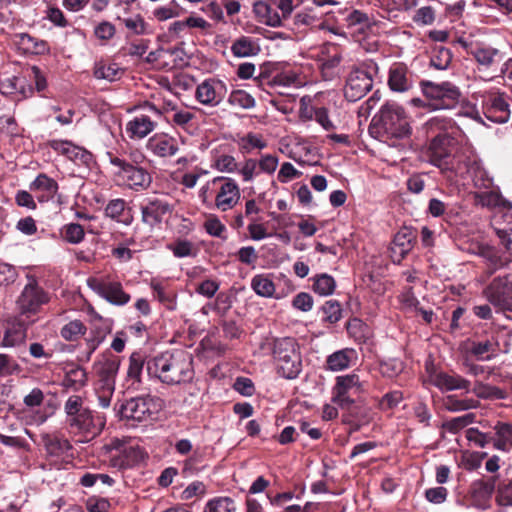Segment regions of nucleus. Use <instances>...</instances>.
Listing matches in <instances>:
<instances>
[{"instance_id": "nucleus-28", "label": "nucleus", "mask_w": 512, "mask_h": 512, "mask_svg": "<svg viewBox=\"0 0 512 512\" xmlns=\"http://www.w3.org/2000/svg\"><path fill=\"white\" fill-rule=\"evenodd\" d=\"M478 254L481 256L487 264V274L491 276L497 270L507 266L510 263V259L500 253V251L490 245H480L478 247Z\"/></svg>"}, {"instance_id": "nucleus-45", "label": "nucleus", "mask_w": 512, "mask_h": 512, "mask_svg": "<svg viewBox=\"0 0 512 512\" xmlns=\"http://www.w3.org/2000/svg\"><path fill=\"white\" fill-rule=\"evenodd\" d=\"M452 57L450 49L442 45H436L431 49L430 64L438 70H445L451 64Z\"/></svg>"}, {"instance_id": "nucleus-40", "label": "nucleus", "mask_w": 512, "mask_h": 512, "mask_svg": "<svg viewBox=\"0 0 512 512\" xmlns=\"http://www.w3.org/2000/svg\"><path fill=\"white\" fill-rule=\"evenodd\" d=\"M124 74V69L114 62L99 61L95 63L93 75L96 79H104L110 82L119 80Z\"/></svg>"}, {"instance_id": "nucleus-3", "label": "nucleus", "mask_w": 512, "mask_h": 512, "mask_svg": "<svg viewBox=\"0 0 512 512\" xmlns=\"http://www.w3.org/2000/svg\"><path fill=\"white\" fill-rule=\"evenodd\" d=\"M368 131L375 139L393 141L409 138L412 129L405 110L396 103H386L373 117Z\"/></svg>"}, {"instance_id": "nucleus-2", "label": "nucleus", "mask_w": 512, "mask_h": 512, "mask_svg": "<svg viewBox=\"0 0 512 512\" xmlns=\"http://www.w3.org/2000/svg\"><path fill=\"white\" fill-rule=\"evenodd\" d=\"M147 372L167 385L189 383L194 378L193 357L183 349L167 350L147 362Z\"/></svg>"}, {"instance_id": "nucleus-12", "label": "nucleus", "mask_w": 512, "mask_h": 512, "mask_svg": "<svg viewBox=\"0 0 512 512\" xmlns=\"http://www.w3.org/2000/svg\"><path fill=\"white\" fill-rule=\"evenodd\" d=\"M363 390L357 374L338 376L332 390V401L341 408H350L354 404V396Z\"/></svg>"}, {"instance_id": "nucleus-1", "label": "nucleus", "mask_w": 512, "mask_h": 512, "mask_svg": "<svg viewBox=\"0 0 512 512\" xmlns=\"http://www.w3.org/2000/svg\"><path fill=\"white\" fill-rule=\"evenodd\" d=\"M424 129L427 137L431 138L428 156L432 165L438 167L448 178L463 176L469 172V158L465 160L463 156L454 153L460 128L452 118L432 117L424 124Z\"/></svg>"}, {"instance_id": "nucleus-44", "label": "nucleus", "mask_w": 512, "mask_h": 512, "mask_svg": "<svg viewBox=\"0 0 512 512\" xmlns=\"http://www.w3.org/2000/svg\"><path fill=\"white\" fill-rule=\"evenodd\" d=\"M443 406L449 412H460L475 409L480 402L473 398H458L456 395H448L443 399Z\"/></svg>"}, {"instance_id": "nucleus-9", "label": "nucleus", "mask_w": 512, "mask_h": 512, "mask_svg": "<svg viewBox=\"0 0 512 512\" xmlns=\"http://www.w3.org/2000/svg\"><path fill=\"white\" fill-rule=\"evenodd\" d=\"M378 70L377 64L371 62L365 67L353 69L347 78L344 95L349 101H357L364 97L373 86V73Z\"/></svg>"}, {"instance_id": "nucleus-6", "label": "nucleus", "mask_w": 512, "mask_h": 512, "mask_svg": "<svg viewBox=\"0 0 512 512\" xmlns=\"http://www.w3.org/2000/svg\"><path fill=\"white\" fill-rule=\"evenodd\" d=\"M420 88L426 99L423 106L431 110L454 109L458 106L462 96L460 89L449 81L435 83L422 80Z\"/></svg>"}, {"instance_id": "nucleus-27", "label": "nucleus", "mask_w": 512, "mask_h": 512, "mask_svg": "<svg viewBox=\"0 0 512 512\" xmlns=\"http://www.w3.org/2000/svg\"><path fill=\"white\" fill-rule=\"evenodd\" d=\"M15 39V43L25 54L46 55L50 53V45L46 40L28 33L16 34Z\"/></svg>"}, {"instance_id": "nucleus-37", "label": "nucleus", "mask_w": 512, "mask_h": 512, "mask_svg": "<svg viewBox=\"0 0 512 512\" xmlns=\"http://www.w3.org/2000/svg\"><path fill=\"white\" fill-rule=\"evenodd\" d=\"M498 343L492 339H485L482 341H471L468 351L477 360L485 361L490 360L496 354Z\"/></svg>"}, {"instance_id": "nucleus-5", "label": "nucleus", "mask_w": 512, "mask_h": 512, "mask_svg": "<svg viewBox=\"0 0 512 512\" xmlns=\"http://www.w3.org/2000/svg\"><path fill=\"white\" fill-rule=\"evenodd\" d=\"M162 400L150 394L132 397L125 400L119 407L120 418L127 425L136 426L154 420V416L161 410Z\"/></svg>"}, {"instance_id": "nucleus-56", "label": "nucleus", "mask_w": 512, "mask_h": 512, "mask_svg": "<svg viewBox=\"0 0 512 512\" xmlns=\"http://www.w3.org/2000/svg\"><path fill=\"white\" fill-rule=\"evenodd\" d=\"M476 414L467 413L459 417L452 418L448 421H445L442 424L443 429L447 430L450 433L456 434L469 424L475 422Z\"/></svg>"}, {"instance_id": "nucleus-43", "label": "nucleus", "mask_w": 512, "mask_h": 512, "mask_svg": "<svg viewBox=\"0 0 512 512\" xmlns=\"http://www.w3.org/2000/svg\"><path fill=\"white\" fill-rule=\"evenodd\" d=\"M259 51V46L247 36L236 39L231 46L232 54L239 58L255 56Z\"/></svg>"}, {"instance_id": "nucleus-19", "label": "nucleus", "mask_w": 512, "mask_h": 512, "mask_svg": "<svg viewBox=\"0 0 512 512\" xmlns=\"http://www.w3.org/2000/svg\"><path fill=\"white\" fill-rule=\"evenodd\" d=\"M485 117L494 123H506L510 118V104L504 94H490L482 101Z\"/></svg>"}, {"instance_id": "nucleus-64", "label": "nucleus", "mask_w": 512, "mask_h": 512, "mask_svg": "<svg viewBox=\"0 0 512 512\" xmlns=\"http://www.w3.org/2000/svg\"><path fill=\"white\" fill-rule=\"evenodd\" d=\"M496 502L500 506H512V479L497 485Z\"/></svg>"}, {"instance_id": "nucleus-16", "label": "nucleus", "mask_w": 512, "mask_h": 512, "mask_svg": "<svg viewBox=\"0 0 512 512\" xmlns=\"http://www.w3.org/2000/svg\"><path fill=\"white\" fill-rule=\"evenodd\" d=\"M120 365L121 358L119 356L110 352L103 353L94 363L95 385L115 387Z\"/></svg>"}, {"instance_id": "nucleus-48", "label": "nucleus", "mask_w": 512, "mask_h": 512, "mask_svg": "<svg viewBox=\"0 0 512 512\" xmlns=\"http://www.w3.org/2000/svg\"><path fill=\"white\" fill-rule=\"evenodd\" d=\"M472 391L478 398L481 399L500 400L507 397V393L501 388L481 382H477L474 385Z\"/></svg>"}, {"instance_id": "nucleus-34", "label": "nucleus", "mask_w": 512, "mask_h": 512, "mask_svg": "<svg viewBox=\"0 0 512 512\" xmlns=\"http://www.w3.org/2000/svg\"><path fill=\"white\" fill-rule=\"evenodd\" d=\"M469 53L475 58L478 64L490 68L503 61V53L491 46H477Z\"/></svg>"}, {"instance_id": "nucleus-32", "label": "nucleus", "mask_w": 512, "mask_h": 512, "mask_svg": "<svg viewBox=\"0 0 512 512\" xmlns=\"http://www.w3.org/2000/svg\"><path fill=\"white\" fill-rule=\"evenodd\" d=\"M494 430V449L509 453L512 450V423L497 421Z\"/></svg>"}, {"instance_id": "nucleus-23", "label": "nucleus", "mask_w": 512, "mask_h": 512, "mask_svg": "<svg viewBox=\"0 0 512 512\" xmlns=\"http://www.w3.org/2000/svg\"><path fill=\"white\" fill-rule=\"evenodd\" d=\"M146 147L155 156L162 158L172 157L179 150L177 140L174 137L164 133L155 134L149 138Z\"/></svg>"}, {"instance_id": "nucleus-11", "label": "nucleus", "mask_w": 512, "mask_h": 512, "mask_svg": "<svg viewBox=\"0 0 512 512\" xmlns=\"http://www.w3.org/2000/svg\"><path fill=\"white\" fill-rule=\"evenodd\" d=\"M87 284L97 295L112 305L124 306L131 300L130 294L124 291L121 282L109 277H91L87 280Z\"/></svg>"}, {"instance_id": "nucleus-38", "label": "nucleus", "mask_w": 512, "mask_h": 512, "mask_svg": "<svg viewBox=\"0 0 512 512\" xmlns=\"http://www.w3.org/2000/svg\"><path fill=\"white\" fill-rule=\"evenodd\" d=\"M346 330L357 344H364L372 337V330L368 324L354 317L347 321Z\"/></svg>"}, {"instance_id": "nucleus-49", "label": "nucleus", "mask_w": 512, "mask_h": 512, "mask_svg": "<svg viewBox=\"0 0 512 512\" xmlns=\"http://www.w3.org/2000/svg\"><path fill=\"white\" fill-rule=\"evenodd\" d=\"M322 322L330 325L336 324L342 318V306L337 300H328L322 307Z\"/></svg>"}, {"instance_id": "nucleus-39", "label": "nucleus", "mask_w": 512, "mask_h": 512, "mask_svg": "<svg viewBox=\"0 0 512 512\" xmlns=\"http://www.w3.org/2000/svg\"><path fill=\"white\" fill-rule=\"evenodd\" d=\"M253 11L259 18V21L272 27L281 25V17L275 7L269 2L258 1L253 6Z\"/></svg>"}, {"instance_id": "nucleus-35", "label": "nucleus", "mask_w": 512, "mask_h": 512, "mask_svg": "<svg viewBox=\"0 0 512 512\" xmlns=\"http://www.w3.org/2000/svg\"><path fill=\"white\" fill-rule=\"evenodd\" d=\"M42 441L47 454L53 457H61L72 449L68 439L56 434H44Z\"/></svg>"}, {"instance_id": "nucleus-53", "label": "nucleus", "mask_w": 512, "mask_h": 512, "mask_svg": "<svg viewBox=\"0 0 512 512\" xmlns=\"http://www.w3.org/2000/svg\"><path fill=\"white\" fill-rule=\"evenodd\" d=\"M336 282L334 278L326 273L317 275L313 281V291L319 295H330L334 292Z\"/></svg>"}, {"instance_id": "nucleus-55", "label": "nucleus", "mask_w": 512, "mask_h": 512, "mask_svg": "<svg viewBox=\"0 0 512 512\" xmlns=\"http://www.w3.org/2000/svg\"><path fill=\"white\" fill-rule=\"evenodd\" d=\"M228 102L232 106H238L243 109H252L256 105L254 97L241 89L233 90L229 95Z\"/></svg>"}, {"instance_id": "nucleus-58", "label": "nucleus", "mask_w": 512, "mask_h": 512, "mask_svg": "<svg viewBox=\"0 0 512 512\" xmlns=\"http://www.w3.org/2000/svg\"><path fill=\"white\" fill-rule=\"evenodd\" d=\"M67 158L74 162L76 165H83L86 167H90L91 163L93 162V155L91 152L73 143L70 146V151Z\"/></svg>"}, {"instance_id": "nucleus-50", "label": "nucleus", "mask_w": 512, "mask_h": 512, "mask_svg": "<svg viewBox=\"0 0 512 512\" xmlns=\"http://www.w3.org/2000/svg\"><path fill=\"white\" fill-rule=\"evenodd\" d=\"M60 234L62 238L70 244H79L85 237L84 228L78 223L64 225L60 230Z\"/></svg>"}, {"instance_id": "nucleus-4", "label": "nucleus", "mask_w": 512, "mask_h": 512, "mask_svg": "<svg viewBox=\"0 0 512 512\" xmlns=\"http://www.w3.org/2000/svg\"><path fill=\"white\" fill-rule=\"evenodd\" d=\"M272 355L279 375L295 379L302 371V358L297 340L293 337L276 338Z\"/></svg>"}, {"instance_id": "nucleus-41", "label": "nucleus", "mask_w": 512, "mask_h": 512, "mask_svg": "<svg viewBox=\"0 0 512 512\" xmlns=\"http://www.w3.org/2000/svg\"><path fill=\"white\" fill-rule=\"evenodd\" d=\"M251 288L260 297L276 298V287L270 274H256L253 276Z\"/></svg>"}, {"instance_id": "nucleus-46", "label": "nucleus", "mask_w": 512, "mask_h": 512, "mask_svg": "<svg viewBox=\"0 0 512 512\" xmlns=\"http://www.w3.org/2000/svg\"><path fill=\"white\" fill-rule=\"evenodd\" d=\"M237 510L236 501L228 496L214 497L204 507V512H237Z\"/></svg>"}, {"instance_id": "nucleus-29", "label": "nucleus", "mask_w": 512, "mask_h": 512, "mask_svg": "<svg viewBox=\"0 0 512 512\" xmlns=\"http://www.w3.org/2000/svg\"><path fill=\"white\" fill-rule=\"evenodd\" d=\"M0 93L4 96L21 95V99H27L33 96V86L31 84L25 86L24 80L17 76H12L1 80Z\"/></svg>"}, {"instance_id": "nucleus-21", "label": "nucleus", "mask_w": 512, "mask_h": 512, "mask_svg": "<svg viewBox=\"0 0 512 512\" xmlns=\"http://www.w3.org/2000/svg\"><path fill=\"white\" fill-rule=\"evenodd\" d=\"M319 60L323 79L332 80L337 75L336 68L342 60L339 46L333 43L324 44L320 48Z\"/></svg>"}, {"instance_id": "nucleus-33", "label": "nucleus", "mask_w": 512, "mask_h": 512, "mask_svg": "<svg viewBox=\"0 0 512 512\" xmlns=\"http://www.w3.org/2000/svg\"><path fill=\"white\" fill-rule=\"evenodd\" d=\"M145 364V358L140 352H133L129 357L126 382L128 389H138L141 384V376Z\"/></svg>"}, {"instance_id": "nucleus-63", "label": "nucleus", "mask_w": 512, "mask_h": 512, "mask_svg": "<svg viewBox=\"0 0 512 512\" xmlns=\"http://www.w3.org/2000/svg\"><path fill=\"white\" fill-rule=\"evenodd\" d=\"M204 229L209 235L213 237L226 239V236L224 235V233L226 232V227L215 215H210L205 220Z\"/></svg>"}, {"instance_id": "nucleus-36", "label": "nucleus", "mask_w": 512, "mask_h": 512, "mask_svg": "<svg viewBox=\"0 0 512 512\" xmlns=\"http://www.w3.org/2000/svg\"><path fill=\"white\" fill-rule=\"evenodd\" d=\"M435 385L439 389L446 391L461 389L469 391L470 381L458 374L440 372L435 377Z\"/></svg>"}, {"instance_id": "nucleus-30", "label": "nucleus", "mask_w": 512, "mask_h": 512, "mask_svg": "<svg viewBox=\"0 0 512 512\" xmlns=\"http://www.w3.org/2000/svg\"><path fill=\"white\" fill-rule=\"evenodd\" d=\"M357 360V352L353 348L335 351L326 359V367L331 371H341L349 368Z\"/></svg>"}, {"instance_id": "nucleus-8", "label": "nucleus", "mask_w": 512, "mask_h": 512, "mask_svg": "<svg viewBox=\"0 0 512 512\" xmlns=\"http://www.w3.org/2000/svg\"><path fill=\"white\" fill-rule=\"evenodd\" d=\"M49 301L50 294L38 284L35 278H30L16 300L18 314L29 320H35L33 317Z\"/></svg>"}, {"instance_id": "nucleus-25", "label": "nucleus", "mask_w": 512, "mask_h": 512, "mask_svg": "<svg viewBox=\"0 0 512 512\" xmlns=\"http://www.w3.org/2000/svg\"><path fill=\"white\" fill-rule=\"evenodd\" d=\"M104 215L125 226H130L134 220L132 208L122 198L108 201L104 208Z\"/></svg>"}, {"instance_id": "nucleus-13", "label": "nucleus", "mask_w": 512, "mask_h": 512, "mask_svg": "<svg viewBox=\"0 0 512 512\" xmlns=\"http://www.w3.org/2000/svg\"><path fill=\"white\" fill-rule=\"evenodd\" d=\"M140 211L142 222L153 228L160 225L164 217L172 213L173 205L164 197L150 196L141 202Z\"/></svg>"}, {"instance_id": "nucleus-14", "label": "nucleus", "mask_w": 512, "mask_h": 512, "mask_svg": "<svg viewBox=\"0 0 512 512\" xmlns=\"http://www.w3.org/2000/svg\"><path fill=\"white\" fill-rule=\"evenodd\" d=\"M487 299L503 310L512 312V277L509 275L494 278L485 288Z\"/></svg>"}, {"instance_id": "nucleus-24", "label": "nucleus", "mask_w": 512, "mask_h": 512, "mask_svg": "<svg viewBox=\"0 0 512 512\" xmlns=\"http://www.w3.org/2000/svg\"><path fill=\"white\" fill-rule=\"evenodd\" d=\"M388 86L395 92H406L413 86L412 72L403 63H394L389 69Z\"/></svg>"}, {"instance_id": "nucleus-47", "label": "nucleus", "mask_w": 512, "mask_h": 512, "mask_svg": "<svg viewBox=\"0 0 512 512\" xmlns=\"http://www.w3.org/2000/svg\"><path fill=\"white\" fill-rule=\"evenodd\" d=\"M86 332V325L81 320L75 319L66 323L60 329V336L66 341L74 342L84 336Z\"/></svg>"}, {"instance_id": "nucleus-17", "label": "nucleus", "mask_w": 512, "mask_h": 512, "mask_svg": "<svg viewBox=\"0 0 512 512\" xmlns=\"http://www.w3.org/2000/svg\"><path fill=\"white\" fill-rule=\"evenodd\" d=\"M70 431L94 437L105 426V418L100 414L94 415L90 409H86L66 422Z\"/></svg>"}, {"instance_id": "nucleus-54", "label": "nucleus", "mask_w": 512, "mask_h": 512, "mask_svg": "<svg viewBox=\"0 0 512 512\" xmlns=\"http://www.w3.org/2000/svg\"><path fill=\"white\" fill-rule=\"evenodd\" d=\"M494 432L484 433L478 428H469L466 431V438L479 448H485L489 445L494 447Z\"/></svg>"}, {"instance_id": "nucleus-59", "label": "nucleus", "mask_w": 512, "mask_h": 512, "mask_svg": "<svg viewBox=\"0 0 512 512\" xmlns=\"http://www.w3.org/2000/svg\"><path fill=\"white\" fill-rule=\"evenodd\" d=\"M168 249L177 258L196 256L194 244L186 239H177L174 243L168 245Z\"/></svg>"}, {"instance_id": "nucleus-26", "label": "nucleus", "mask_w": 512, "mask_h": 512, "mask_svg": "<svg viewBox=\"0 0 512 512\" xmlns=\"http://www.w3.org/2000/svg\"><path fill=\"white\" fill-rule=\"evenodd\" d=\"M496 482L497 478L495 476H491L487 479L476 480L471 484V497L478 506L484 507L494 491H497Z\"/></svg>"}, {"instance_id": "nucleus-51", "label": "nucleus", "mask_w": 512, "mask_h": 512, "mask_svg": "<svg viewBox=\"0 0 512 512\" xmlns=\"http://www.w3.org/2000/svg\"><path fill=\"white\" fill-rule=\"evenodd\" d=\"M403 399L404 395L402 391H389L385 393L381 398L377 399V408L383 412L393 410L403 401Z\"/></svg>"}, {"instance_id": "nucleus-15", "label": "nucleus", "mask_w": 512, "mask_h": 512, "mask_svg": "<svg viewBox=\"0 0 512 512\" xmlns=\"http://www.w3.org/2000/svg\"><path fill=\"white\" fill-rule=\"evenodd\" d=\"M228 88L224 81L218 78H208L201 82L195 91L196 100L210 107L218 106L226 97Z\"/></svg>"}, {"instance_id": "nucleus-60", "label": "nucleus", "mask_w": 512, "mask_h": 512, "mask_svg": "<svg viewBox=\"0 0 512 512\" xmlns=\"http://www.w3.org/2000/svg\"><path fill=\"white\" fill-rule=\"evenodd\" d=\"M105 331L101 328L91 329L88 336L85 338L86 343V358L90 359L91 355L97 350L100 344L105 340Z\"/></svg>"}, {"instance_id": "nucleus-10", "label": "nucleus", "mask_w": 512, "mask_h": 512, "mask_svg": "<svg viewBox=\"0 0 512 512\" xmlns=\"http://www.w3.org/2000/svg\"><path fill=\"white\" fill-rule=\"evenodd\" d=\"M35 322L19 314L11 315L2 321L3 335L0 346L3 348H16L25 344L28 328Z\"/></svg>"}, {"instance_id": "nucleus-62", "label": "nucleus", "mask_w": 512, "mask_h": 512, "mask_svg": "<svg viewBox=\"0 0 512 512\" xmlns=\"http://www.w3.org/2000/svg\"><path fill=\"white\" fill-rule=\"evenodd\" d=\"M116 34V27L109 21H101L99 22L93 30V35L103 44H106L112 38H114Z\"/></svg>"}, {"instance_id": "nucleus-61", "label": "nucleus", "mask_w": 512, "mask_h": 512, "mask_svg": "<svg viewBox=\"0 0 512 512\" xmlns=\"http://www.w3.org/2000/svg\"><path fill=\"white\" fill-rule=\"evenodd\" d=\"M346 22L350 27L359 25V31L362 32L366 29H370L373 25L371 18L367 13L356 9L347 15Z\"/></svg>"}, {"instance_id": "nucleus-52", "label": "nucleus", "mask_w": 512, "mask_h": 512, "mask_svg": "<svg viewBox=\"0 0 512 512\" xmlns=\"http://www.w3.org/2000/svg\"><path fill=\"white\" fill-rule=\"evenodd\" d=\"M29 81L34 83L33 92L36 91L41 97H47V79L45 73L38 67L32 66L27 70Z\"/></svg>"}, {"instance_id": "nucleus-57", "label": "nucleus", "mask_w": 512, "mask_h": 512, "mask_svg": "<svg viewBox=\"0 0 512 512\" xmlns=\"http://www.w3.org/2000/svg\"><path fill=\"white\" fill-rule=\"evenodd\" d=\"M87 381L86 371L81 367L71 369L66 373L64 378V385L74 390H79L85 386Z\"/></svg>"}, {"instance_id": "nucleus-20", "label": "nucleus", "mask_w": 512, "mask_h": 512, "mask_svg": "<svg viewBox=\"0 0 512 512\" xmlns=\"http://www.w3.org/2000/svg\"><path fill=\"white\" fill-rule=\"evenodd\" d=\"M223 181L219 191L215 197V206L221 211L232 209L240 199V189L235 180L224 177H216L213 179L215 184Z\"/></svg>"}, {"instance_id": "nucleus-31", "label": "nucleus", "mask_w": 512, "mask_h": 512, "mask_svg": "<svg viewBox=\"0 0 512 512\" xmlns=\"http://www.w3.org/2000/svg\"><path fill=\"white\" fill-rule=\"evenodd\" d=\"M157 123L147 115L135 116L126 125V131L132 139H142L156 128Z\"/></svg>"}, {"instance_id": "nucleus-42", "label": "nucleus", "mask_w": 512, "mask_h": 512, "mask_svg": "<svg viewBox=\"0 0 512 512\" xmlns=\"http://www.w3.org/2000/svg\"><path fill=\"white\" fill-rule=\"evenodd\" d=\"M151 289L153 291V296L156 298L161 304H163L168 310L176 309V298L177 295L175 291L167 286H164L160 282H151Z\"/></svg>"}, {"instance_id": "nucleus-18", "label": "nucleus", "mask_w": 512, "mask_h": 512, "mask_svg": "<svg viewBox=\"0 0 512 512\" xmlns=\"http://www.w3.org/2000/svg\"><path fill=\"white\" fill-rule=\"evenodd\" d=\"M417 242V231L412 227H402L394 236L390 246V257L394 264H400Z\"/></svg>"}, {"instance_id": "nucleus-22", "label": "nucleus", "mask_w": 512, "mask_h": 512, "mask_svg": "<svg viewBox=\"0 0 512 512\" xmlns=\"http://www.w3.org/2000/svg\"><path fill=\"white\" fill-rule=\"evenodd\" d=\"M30 192L36 195L39 203H47L54 199L59 190L57 181L45 173H40L29 184Z\"/></svg>"}, {"instance_id": "nucleus-7", "label": "nucleus", "mask_w": 512, "mask_h": 512, "mask_svg": "<svg viewBox=\"0 0 512 512\" xmlns=\"http://www.w3.org/2000/svg\"><path fill=\"white\" fill-rule=\"evenodd\" d=\"M106 157L109 163L117 169L114 171V175L129 188L139 191L150 186L152 177L146 169L130 163L112 151L106 152Z\"/></svg>"}]
</instances>
